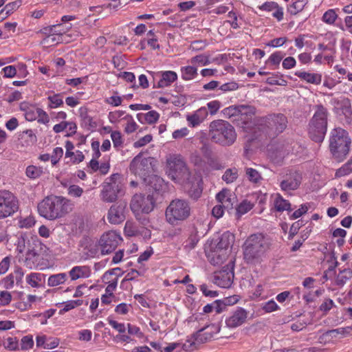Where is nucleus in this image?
<instances>
[{
  "mask_svg": "<svg viewBox=\"0 0 352 352\" xmlns=\"http://www.w3.org/2000/svg\"><path fill=\"white\" fill-rule=\"evenodd\" d=\"M245 174L248 180L251 182L256 184L262 179V177L258 171L252 168H245Z\"/></svg>",
  "mask_w": 352,
  "mask_h": 352,
  "instance_id": "obj_38",
  "label": "nucleus"
},
{
  "mask_svg": "<svg viewBox=\"0 0 352 352\" xmlns=\"http://www.w3.org/2000/svg\"><path fill=\"white\" fill-rule=\"evenodd\" d=\"M210 56L206 54H200L192 57L188 62L194 67L206 66L210 63L209 60Z\"/></svg>",
  "mask_w": 352,
  "mask_h": 352,
  "instance_id": "obj_30",
  "label": "nucleus"
},
{
  "mask_svg": "<svg viewBox=\"0 0 352 352\" xmlns=\"http://www.w3.org/2000/svg\"><path fill=\"white\" fill-rule=\"evenodd\" d=\"M19 208L16 197L8 190L0 191V219L8 217Z\"/></svg>",
  "mask_w": 352,
  "mask_h": 352,
  "instance_id": "obj_12",
  "label": "nucleus"
},
{
  "mask_svg": "<svg viewBox=\"0 0 352 352\" xmlns=\"http://www.w3.org/2000/svg\"><path fill=\"white\" fill-rule=\"evenodd\" d=\"M248 317V312L243 308H238L226 320L227 327L235 328L243 324Z\"/></svg>",
  "mask_w": 352,
  "mask_h": 352,
  "instance_id": "obj_20",
  "label": "nucleus"
},
{
  "mask_svg": "<svg viewBox=\"0 0 352 352\" xmlns=\"http://www.w3.org/2000/svg\"><path fill=\"white\" fill-rule=\"evenodd\" d=\"M269 247L268 240L263 234H251L243 245L244 259L251 264L261 263Z\"/></svg>",
  "mask_w": 352,
  "mask_h": 352,
  "instance_id": "obj_2",
  "label": "nucleus"
},
{
  "mask_svg": "<svg viewBox=\"0 0 352 352\" xmlns=\"http://www.w3.org/2000/svg\"><path fill=\"white\" fill-rule=\"evenodd\" d=\"M63 155V150L60 147H56L53 151V155L51 156L52 164H56Z\"/></svg>",
  "mask_w": 352,
  "mask_h": 352,
  "instance_id": "obj_55",
  "label": "nucleus"
},
{
  "mask_svg": "<svg viewBox=\"0 0 352 352\" xmlns=\"http://www.w3.org/2000/svg\"><path fill=\"white\" fill-rule=\"evenodd\" d=\"M73 202L60 196H48L38 205L39 214L49 220H54L72 211Z\"/></svg>",
  "mask_w": 352,
  "mask_h": 352,
  "instance_id": "obj_1",
  "label": "nucleus"
},
{
  "mask_svg": "<svg viewBox=\"0 0 352 352\" xmlns=\"http://www.w3.org/2000/svg\"><path fill=\"white\" fill-rule=\"evenodd\" d=\"M315 113L309 122V134L312 140L322 142L327 129V110L322 105L316 106Z\"/></svg>",
  "mask_w": 352,
  "mask_h": 352,
  "instance_id": "obj_6",
  "label": "nucleus"
},
{
  "mask_svg": "<svg viewBox=\"0 0 352 352\" xmlns=\"http://www.w3.org/2000/svg\"><path fill=\"white\" fill-rule=\"evenodd\" d=\"M239 87V85L235 82H230L227 83L223 84L220 87V89L223 91H234L237 89Z\"/></svg>",
  "mask_w": 352,
  "mask_h": 352,
  "instance_id": "obj_64",
  "label": "nucleus"
},
{
  "mask_svg": "<svg viewBox=\"0 0 352 352\" xmlns=\"http://www.w3.org/2000/svg\"><path fill=\"white\" fill-rule=\"evenodd\" d=\"M351 330H352L351 327H340V328L329 330V331H327V332H325L324 333H323L320 337L319 339L323 340L325 337H327L328 336H331L332 334H335V333L341 334V335L346 336L351 334Z\"/></svg>",
  "mask_w": 352,
  "mask_h": 352,
  "instance_id": "obj_37",
  "label": "nucleus"
},
{
  "mask_svg": "<svg viewBox=\"0 0 352 352\" xmlns=\"http://www.w3.org/2000/svg\"><path fill=\"white\" fill-rule=\"evenodd\" d=\"M26 281L32 287H38L39 282L41 281V274L38 273H31L27 276Z\"/></svg>",
  "mask_w": 352,
  "mask_h": 352,
  "instance_id": "obj_40",
  "label": "nucleus"
},
{
  "mask_svg": "<svg viewBox=\"0 0 352 352\" xmlns=\"http://www.w3.org/2000/svg\"><path fill=\"white\" fill-rule=\"evenodd\" d=\"M70 28L71 26L65 28L63 24L59 23L45 28L43 30L45 34H52L53 35L60 36L67 32Z\"/></svg>",
  "mask_w": 352,
  "mask_h": 352,
  "instance_id": "obj_33",
  "label": "nucleus"
},
{
  "mask_svg": "<svg viewBox=\"0 0 352 352\" xmlns=\"http://www.w3.org/2000/svg\"><path fill=\"white\" fill-rule=\"evenodd\" d=\"M201 182V179L190 175V180H186L183 183L185 184V189L188 196L194 200H197L202 193Z\"/></svg>",
  "mask_w": 352,
  "mask_h": 352,
  "instance_id": "obj_19",
  "label": "nucleus"
},
{
  "mask_svg": "<svg viewBox=\"0 0 352 352\" xmlns=\"http://www.w3.org/2000/svg\"><path fill=\"white\" fill-rule=\"evenodd\" d=\"M207 46L206 40H197L191 42L190 49L192 51H200Z\"/></svg>",
  "mask_w": 352,
  "mask_h": 352,
  "instance_id": "obj_49",
  "label": "nucleus"
},
{
  "mask_svg": "<svg viewBox=\"0 0 352 352\" xmlns=\"http://www.w3.org/2000/svg\"><path fill=\"white\" fill-rule=\"evenodd\" d=\"M121 239L120 236L115 231H109L104 233L99 241L101 254L104 255L111 253L116 250Z\"/></svg>",
  "mask_w": 352,
  "mask_h": 352,
  "instance_id": "obj_15",
  "label": "nucleus"
},
{
  "mask_svg": "<svg viewBox=\"0 0 352 352\" xmlns=\"http://www.w3.org/2000/svg\"><path fill=\"white\" fill-rule=\"evenodd\" d=\"M208 115V111L206 107H202L193 112L190 115H188L186 120L189 126L195 127L202 123Z\"/></svg>",
  "mask_w": 352,
  "mask_h": 352,
  "instance_id": "obj_22",
  "label": "nucleus"
},
{
  "mask_svg": "<svg viewBox=\"0 0 352 352\" xmlns=\"http://www.w3.org/2000/svg\"><path fill=\"white\" fill-rule=\"evenodd\" d=\"M12 300V295L7 291L0 292V305L6 306L10 304Z\"/></svg>",
  "mask_w": 352,
  "mask_h": 352,
  "instance_id": "obj_53",
  "label": "nucleus"
},
{
  "mask_svg": "<svg viewBox=\"0 0 352 352\" xmlns=\"http://www.w3.org/2000/svg\"><path fill=\"white\" fill-rule=\"evenodd\" d=\"M274 206L278 211L292 210L290 203L286 199H284L280 195H276L274 200Z\"/></svg>",
  "mask_w": 352,
  "mask_h": 352,
  "instance_id": "obj_34",
  "label": "nucleus"
},
{
  "mask_svg": "<svg viewBox=\"0 0 352 352\" xmlns=\"http://www.w3.org/2000/svg\"><path fill=\"white\" fill-rule=\"evenodd\" d=\"M253 207V204L247 200L243 201L236 208V214L239 216H241L248 211H250Z\"/></svg>",
  "mask_w": 352,
  "mask_h": 352,
  "instance_id": "obj_41",
  "label": "nucleus"
},
{
  "mask_svg": "<svg viewBox=\"0 0 352 352\" xmlns=\"http://www.w3.org/2000/svg\"><path fill=\"white\" fill-rule=\"evenodd\" d=\"M67 279L66 273H59L50 276L47 280V285L50 287H56L63 284Z\"/></svg>",
  "mask_w": 352,
  "mask_h": 352,
  "instance_id": "obj_29",
  "label": "nucleus"
},
{
  "mask_svg": "<svg viewBox=\"0 0 352 352\" xmlns=\"http://www.w3.org/2000/svg\"><path fill=\"white\" fill-rule=\"evenodd\" d=\"M296 61L294 57L289 56L285 58L283 61V67L284 69H289L296 65Z\"/></svg>",
  "mask_w": 352,
  "mask_h": 352,
  "instance_id": "obj_63",
  "label": "nucleus"
},
{
  "mask_svg": "<svg viewBox=\"0 0 352 352\" xmlns=\"http://www.w3.org/2000/svg\"><path fill=\"white\" fill-rule=\"evenodd\" d=\"M159 117V113L155 111H150L146 113L137 114V118L140 122H146L148 124H153L157 122Z\"/></svg>",
  "mask_w": 352,
  "mask_h": 352,
  "instance_id": "obj_28",
  "label": "nucleus"
},
{
  "mask_svg": "<svg viewBox=\"0 0 352 352\" xmlns=\"http://www.w3.org/2000/svg\"><path fill=\"white\" fill-rule=\"evenodd\" d=\"M234 241V236L229 232H224L219 238V242L214 245H211L210 250H206V256L212 265H221L227 258L229 248Z\"/></svg>",
  "mask_w": 352,
  "mask_h": 352,
  "instance_id": "obj_5",
  "label": "nucleus"
},
{
  "mask_svg": "<svg viewBox=\"0 0 352 352\" xmlns=\"http://www.w3.org/2000/svg\"><path fill=\"white\" fill-rule=\"evenodd\" d=\"M219 331V327L217 325L214 324L206 325L195 333L192 336L193 341L190 343L188 346L184 344L183 348L185 350H188L191 349V347L197 344L205 343L210 340L213 337L214 334Z\"/></svg>",
  "mask_w": 352,
  "mask_h": 352,
  "instance_id": "obj_13",
  "label": "nucleus"
},
{
  "mask_svg": "<svg viewBox=\"0 0 352 352\" xmlns=\"http://www.w3.org/2000/svg\"><path fill=\"white\" fill-rule=\"evenodd\" d=\"M3 344L6 349L11 351L16 350L19 349L18 340L15 337L8 338Z\"/></svg>",
  "mask_w": 352,
  "mask_h": 352,
  "instance_id": "obj_45",
  "label": "nucleus"
},
{
  "mask_svg": "<svg viewBox=\"0 0 352 352\" xmlns=\"http://www.w3.org/2000/svg\"><path fill=\"white\" fill-rule=\"evenodd\" d=\"M287 118L283 113L268 115L265 118L267 133L270 137H275L283 133L287 126Z\"/></svg>",
  "mask_w": 352,
  "mask_h": 352,
  "instance_id": "obj_11",
  "label": "nucleus"
},
{
  "mask_svg": "<svg viewBox=\"0 0 352 352\" xmlns=\"http://www.w3.org/2000/svg\"><path fill=\"white\" fill-rule=\"evenodd\" d=\"M351 140L349 134L342 128L334 129L331 133L329 148L333 157L342 161L349 154Z\"/></svg>",
  "mask_w": 352,
  "mask_h": 352,
  "instance_id": "obj_4",
  "label": "nucleus"
},
{
  "mask_svg": "<svg viewBox=\"0 0 352 352\" xmlns=\"http://www.w3.org/2000/svg\"><path fill=\"white\" fill-rule=\"evenodd\" d=\"M2 283L3 286L7 289H10L13 288L14 285V276L13 274H10L8 276L5 277L2 280Z\"/></svg>",
  "mask_w": 352,
  "mask_h": 352,
  "instance_id": "obj_58",
  "label": "nucleus"
},
{
  "mask_svg": "<svg viewBox=\"0 0 352 352\" xmlns=\"http://www.w3.org/2000/svg\"><path fill=\"white\" fill-rule=\"evenodd\" d=\"M352 278V270L349 268L344 269L340 272L337 276L336 283L338 286L344 285L346 282Z\"/></svg>",
  "mask_w": 352,
  "mask_h": 352,
  "instance_id": "obj_35",
  "label": "nucleus"
},
{
  "mask_svg": "<svg viewBox=\"0 0 352 352\" xmlns=\"http://www.w3.org/2000/svg\"><path fill=\"white\" fill-rule=\"evenodd\" d=\"M305 5L303 0H297L291 5L289 11L291 14L295 15L303 10Z\"/></svg>",
  "mask_w": 352,
  "mask_h": 352,
  "instance_id": "obj_44",
  "label": "nucleus"
},
{
  "mask_svg": "<svg viewBox=\"0 0 352 352\" xmlns=\"http://www.w3.org/2000/svg\"><path fill=\"white\" fill-rule=\"evenodd\" d=\"M295 75L309 84L318 85L322 82V75L320 74L298 71L295 72Z\"/></svg>",
  "mask_w": 352,
  "mask_h": 352,
  "instance_id": "obj_26",
  "label": "nucleus"
},
{
  "mask_svg": "<svg viewBox=\"0 0 352 352\" xmlns=\"http://www.w3.org/2000/svg\"><path fill=\"white\" fill-rule=\"evenodd\" d=\"M38 109L39 108H36L34 107L28 109L25 113V119L28 121H34L36 120L38 118Z\"/></svg>",
  "mask_w": 352,
  "mask_h": 352,
  "instance_id": "obj_50",
  "label": "nucleus"
},
{
  "mask_svg": "<svg viewBox=\"0 0 352 352\" xmlns=\"http://www.w3.org/2000/svg\"><path fill=\"white\" fill-rule=\"evenodd\" d=\"M124 120H127L126 126L124 128V131L126 133H131L134 132L137 129V124L134 122L132 116L131 115H126L124 118Z\"/></svg>",
  "mask_w": 352,
  "mask_h": 352,
  "instance_id": "obj_43",
  "label": "nucleus"
},
{
  "mask_svg": "<svg viewBox=\"0 0 352 352\" xmlns=\"http://www.w3.org/2000/svg\"><path fill=\"white\" fill-rule=\"evenodd\" d=\"M262 309L267 313H270L278 309V305L273 300L263 304Z\"/></svg>",
  "mask_w": 352,
  "mask_h": 352,
  "instance_id": "obj_52",
  "label": "nucleus"
},
{
  "mask_svg": "<svg viewBox=\"0 0 352 352\" xmlns=\"http://www.w3.org/2000/svg\"><path fill=\"white\" fill-rule=\"evenodd\" d=\"M11 262V257L10 256H6L2 259V261L0 262V274H6L10 265Z\"/></svg>",
  "mask_w": 352,
  "mask_h": 352,
  "instance_id": "obj_54",
  "label": "nucleus"
},
{
  "mask_svg": "<svg viewBox=\"0 0 352 352\" xmlns=\"http://www.w3.org/2000/svg\"><path fill=\"white\" fill-rule=\"evenodd\" d=\"M68 195L74 197H80L83 193V189L77 185H71L67 189Z\"/></svg>",
  "mask_w": 352,
  "mask_h": 352,
  "instance_id": "obj_48",
  "label": "nucleus"
},
{
  "mask_svg": "<svg viewBox=\"0 0 352 352\" xmlns=\"http://www.w3.org/2000/svg\"><path fill=\"white\" fill-rule=\"evenodd\" d=\"M258 9L265 12H273L272 16L276 19L278 21H281L283 19V8L276 2L266 1L261 6H259Z\"/></svg>",
  "mask_w": 352,
  "mask_h": 352,
  "instance_id": "obj_21",
  "label": "nucleus"
},
{
  "mask_svg": "<svg viewBox=\"0 0 352 352\" xmlns=\"http://www.w3.org/2000/svg\"><path fill=\"white\" fill-rule=\"evenodd\" d=\"M233 278L234 267L231 263L214 273V283L223 288L230 287L232 284Z\"/></svg>",
  "mask_w": 352,
  "mask_h": 352,
  "instance_id": "obj_16",
  "label": "nucleus"
},
{
  "mask_svg": "<svg viewBox=\"0 0 352 352\" xmlns=\"http://www.w3.org/2000/svg\"><path fill=\"white\" fill-rule=\"evenodd\" d=\"M152 138H153L151 135H146L143 138L134 142V146L135 148L142 147L149 143L152 140Z\"/></svg>",
  "mask_w": 352,
  "mask_h": 352,
  "instance_id": "obj_62",
  "label": "nucleus"
},
{
  "mask_svg": "<svg viewBox=\"0 0 352 352\" xmlns=\"http://www.w3.org/2000/svg\"><path fill=\"white\" fill-rule=\"evenodd\" d=\"M230 197H232L230 190H223L217 195L216 198L219 204H221L223 201L224 202Z\"/></svg>",
  "mask_w": 352,
  "mask_h": 352,
  "instance_id": "obj_61",
  "label": "nucleus"
},
{
  "mask_svg": "<svg viewBox=\"0 0 352 352\" xmlns=\"http://www.w3.org/2000/svg\"><path fill=\"white\" fill-rule=\"evenodd\" d=\"M182 77L185 80H190L195 78L197 75V69L192 65L182 67L181 68Z\"/></svg>",
  "mask_w": 352,
  "mask_h": 352,
  "instance_id": "obj_31",
  "label": "nucleus"
},
{
  "mask_svg": "<svg viewBox=\"0 0 352 352\" xmlns=\"http://www.w3.org/2000/svg\"><path fill=\"white\" fill-rule=\"evenodd\" d=\"M160 80L157 82V87L163 88L170 85L177 79V74L173 71H166L157 74Z\"/></svg>",
  "mask_w": 352,
  "mask_h": 352,
  "instance_id": "obj_24",
  "label": "nucleus"
},
{
  "mask_svg": "<svg viewBox=\"0 0 352 352\" xmlns=\"http://www.w3.org/2000/svg\"><path fill=\"white\" fill-rule=\"evenodd\" d=\"M220 302L219 301H215L214 305L213 304H208L206 306L204 307L203 311L204 313H210L213 309H216L217 313L221 312L222 309L220 307Z\"/></svg>",
  "mask_w": 352,
  "mask_h": 352,
  "instance_id": "obj_57",
  "label": "nucleus"
},
{
  "mask_svg": "<svg viewBox=\"0 0 352 352\" xmlns=\"http://www.w3.org/2000/svg\"><path fill=\"white\" fill-rule=\"evenodd\" d=\"M34 345V341L32 336H25L22 338L21 348L22 350L32 349Z\"/></svg>",
  "mask_w": 352,
  "mask_h": 352,
  "instance_id": "obj_47",
  "label": "nucleus"
},
{
  "mask_svg": "<svg viewBox=\"0 0 352 352\" xmlns=\"http://www.w3.org/2000/svg\"><path fill=\"white\" fill-rule=\"evenodd\" d=\"M126 203L119 201L113 204L108 210L107 219L114 225L122 223L126 219Z\"/></svg>",
  "mask_w": 352,
  "mask_h": 352,
  "instance_id": "obj_17",
  "label": "nucleus"
},
{
  "mask_svg": "<svg viewBox=\"0 0 352 352\" xmlns=\"http://www.w3.org/2000/svg\"><path fill=\"white\" fill-rule=\"evenodd\" d=\"M122 177L115 173L107 177L102 185L100 199L105 203H114L124 193Z\"/></svg>",
  "mask_w": 352,
  "mask_h": 352,
  "instance_id": "obj_7",
  "label": "nucleus"
},
{
  "mask_svg": "<svg viewBox=\"0 0 352 352\" xmlns=\"http://www.w3.org/2000/svg\"><path fill=\"white\" fill-rule=\"evenodd\" d=\"M239 177L238 169L236 168H228L222 176V179L226 184L233 183Z\"/></svg>",
  "mask_w": 352,
  "mask_h": 352,
  "instance_id": "obj_36",
  "label": "nucleus"
},
{
  "mask_svg": "<svg viewBox=\"0 0 352 352\" xmlns=\"http://www.w3.org/2000/svg\"><path fill=\"white\" fill-rule=\"evenodd\" d=\"M144 182L151 189L157 192H163L166 188V184L164 180L156 175H148L147 178L144 179Z\"/></svg>",
  "mask_w": 352,
  "mask_h": 352,
  "instance_id": "obj_23",
  "label": "nucleus"
},
{
  "mask_svg": "<svg viewBox=\"0 0 352 352\" xmlns=\"http://www.w3.org/2000/svg\"><path fill=\"white\" fill-rule=\"evenodd\" d=\"M131 208L133 212L149 213L153 210L154 200L153 195L144 196L142 194H135L130 204Z\"/></svg>",
  "mask_w": 352,
  "mask_h": 352,
  "instance_id": "obj_14",
  "label": "nucleus"
},
{
  "mask_svg": "<svg viewBox=\"0 0 352 352\" xmlns=\"http://www.w3.org/2000/svg\"><path fill=\"white\" fill-rule=\"evenodd\" d=\"M43 173V169L35 166H29L26 168V175L31 179H36L40 177Z\"/></svg>",
  "mask_w": 352,
  "mask_h": 352,
  "instance_id": "obj_39",
  "label": "nucleus"
},
{
  "mask_svg": "<svg viewBox=\"0 0 352 352\" xmlns=\"http://www.w3.org/2000/svg\"><path fill=\"white\" fill-rule=\"evenodd\" d=\"M338 17L336 11L333 9L328 10L322 16V21L329 25H332Z\"/></svg>",
  "mask_w": 352,
  "mask_h": 352,
  "instance_id": "obj_42",
  "label": "nucleus"
},
{
  "mask_svg": "<svg viewBox=\"0 0 352 352\" xmlns=\"http://www.w3.org/2000/svg\"><path fill=\"white\" fill-rule=\"evenodd\" d=\"M220 107H221L220 102H219L217 100H213V101L209 102L207 104L206 109H208V110L210 111V113L211 115H214L218 111Z\"/></svg>",
  "mask_w": 352,
  "mask_h": 352,
  "instance_id": "obj_59",
  "label": "nucleus"
},
{
  "mask_svg": "<svg viewBox=\"0 0 352 352\" xmlns=\"http://www.w3.org/2000/svg\"><path fill=\"white\" fill-rule=\"evenodd\" d=\"M190 214V206L189 203L180 199L173 200L166 210V218L167 221L176 225L179 221H183L188 218Z\"/></svg>",
  "mask_w": 352,
  "mask_h": 352,
  "instance_id": "obj_9",
  "label": "nucleus"
},
{
  "mask_svg": "<svg viewBox=\"0 0 352 352\" xmlns=\"http://www.w3.org/2000/svg\"><path fill=\"white\" fill-rule=\"evenodd\" d=\"M47 99L51 103L50 104L51 108H56L63 105V104L60 94H54L52 96H49Z\"/></svg>",
  "mask_w": 352,
  "mask_h": 352,
  "instance_id": "obj_46",
  "label": "nucleus"
},
{
  "mask_svg": "<svg viewBox=\"0 0 352 352\" xmlns=\"http://www.w3.org/2000/svg\"><path fill=\"white\" fill-rule=\"evenodd\" d=\"M208 135L211 141L223 146L232 145L236 139L233 126L223 120H215L210 123Z\"/></svg>",
  "mask_w": 352,
  "mask_h": 352,
  "instance_id": "obj_3",
  "label": "nucleus"
},
{
  "mask_svg": "<svg viewBox=\"0 0 352 352\" xmlns=\"http://www.w3.org/2000/svg\"><path fill=\"white\" fill-rule=\"evenodd\" d=\"M302 177L298 172H290L287 174L280 182V187L283 191H291L296 190L300 183Z\"/></svg>",
  "mask_w": 352,
  "mask_h": 352,
  "instance_id": "obj_18",
  "label": "nucleus"
},
{
  "mask_svg": "<svg viewBox=\"0 0 352 352\" xmlns=\"http://www.w3.org/2000/svg\"><path fill=\"white\" fill-rule=\"evenodd\" d=\"M72 280L81 278H88L90 275V270L87 266H75L69 272Z\"/></svg>",
  "mask_w": 352,
  "mask_h": 352,
  "instance_id": "obj_27",
  "label": "nucleus"
},
{
  "mask_svg": "<svg viewBox=\"0 0 352 352\" xmlns=\"http://www.w3.org/2000/svg\"><path fill=\"white\" fill-rule=\"evenodd\" d=\"M21 3V1H16L6 4L0 12V18L4 19L8 17L14 10L19 8Z\"/></svg>",
  "mask_w": 352,
  "mask_h": 352,
  "instance_id": "obj_32",
  "label": "nucleus"
},
{
  "mask_svg": "<svg viewBox=\"0 0 352 352\" xmlns=\"http://www.w3.org/2000/svg\"><path fill=\"white\" fill-rule=\"evenodd\" d=\"M166 173L168 177L177 183L190 180L191 173L180 155H170L166 160Z\"/></svg>",
  "mask_w": 352,
  "mask_h": 352,
  "instance_id": "obj_8",
  "label": "nucleus"
},
{
  "mask_svg": "<svg viewBox=\"0 0 352 352\" xmlns=\"http://www.w3.org/2000/svg\"><path fill=\"white\" fill-rule=\"evenodd\" d=\"M238 109L239 118H235L234 120H241L245 124H248L255 114V108L252 106L240 105Z\"/></svg>",
  "mask_w": 352,
  "mask_h": 352,
  "instance_id": "obj_25",
  "label": "nucleus"
},
{
  "mask_svg": "<svg viewBox=\"0 0 352 352\" xmlns=\"http://www.w3.org/2000/svg\"><path fill=\"white\" fill-rule=\"evenodd\" d=\"M34 223V218L32 216L27 217L19 221V226L21 228H29L33 226Z\"/></svg>",
  "mask_w": 352,
  "mask_h": 352,
  "instance_id": "obj_56",
  "label": "nucleus"
},
{
  "mask_svg": "<svg viewBox=\"0 0 352 352\" xmlns=\"http://www.w3.org/2000/svg\"><path fill=\"white\" fill-rule=\"evenodd\" d=\"M111 138L113 141L114 147H119L122 145V137L120 131H112L111 134Z\"/></svg>",
  "mask_w": 352,
  "mask_h": 352,
  "instance_id": "obj_51",
  "label": "nucleus"
},
{
  "mask_svg": "<svg viewBox=\"0 0 352 352\" xmlns=\"http://www.w3.org/2000/svg\"><path fill=\"white\" fill-rule=\"evenodd\" d=\"M282 58H283V56H282L281 52H276L272 54L270 56L267 62L269 63L272 64V65H279V63L281 61Z\"/></svg>",
  "mask_w": 352,
  "mask_h": 352,
  "instance_id": "obj_60",
  "label": "nucleus"
},
{
  "mask_svg": "<svg viewBox=\"0 0 352 352\" xmlns=\"http://www.w3.org/2000/svg\"><path fill=\"white\" fill-rule=\"evenodd\" d=\"M155 160L152 157H144L140 153L131 161L130 170L135 175H138L144 181L153 170Z\"/></svg>",
  "mask_w": 352,
  "mask_h": 352,
  "instance_id": "obj_10",
  "label": "nucleus"
}]
</instances>
